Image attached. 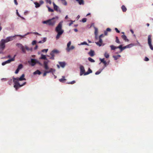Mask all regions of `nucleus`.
<instances>
[{
    "label": "nucleus",
    "instance_id": "obj_6",
    "mask_svg": "<svg viewBox=\"0 0 153 153\" xmlns=\"http://www.w3.org/2000/svg\"><path fill=\"white\" fill-rule=\"evenodd\" d=\"M16 36H19V35H15L13 36H10L4 39L5 41L6 42H7L13 40V38Z\"/></svg>",
    "mask_w": 153,
    "mask_h": 153
},
{
    "label": "nucleus",
    "instance_id": "obj_23",
    "mask_svg": "<svg viewBox=\"0 0 153 153\" xmlns=\"http://www.w3.org/2000/svg\"><path fill=\"white\" fill-rule=\"evenodd\" d=\"M14 57L13 58H12L11 59L8 60L6 61L7 64L10 63L11 61H14Z\"/></svg>",
    "mask_w": 153,
    "mask_h": 153
},
{
    "label": "nucleus",
    "instance_id": "obj_3",
    "mask_svg": "<svg viewBox=\"0 0 153 153\" xmlns=\"http://www.w3.org/2000/svg\"><path fill=\"white\" fill-rule=\"evenodd\" d=\"M28 63L30 64L32 66H34L36 63H38L41 65V63L37 60L35 59H32L30 61H28Z\"/></svg>",
    "mask_w": 153,
    "mask_h": 153
},
{
    "label": "nucleus",
    "instance_id": "obj_51",
    "mask_svg": "<svg viewBox=\"0 0 153 153\" xmlns=\"http://www.w3.org/2000/svg\"><path fill=\"white\" fill-rule=\"evenodd\" d=\"M46 41V38H43V39L42 40V42H43V43L45 42Z\"/></svg>",
    "mask_w": 153,
    "mask_h": 153
},
{
    "label": "nucleus",
    "instance_id": "obj_60",
    "mask_svg": "<svg viewBox=\"0 0 153 153\" xmlns=\"http://www.w3.org/2000/svg\"><path fill=\"white\" fill-rule=\"evenodd\" d=\"M104 33L105 35L107 36V35L108 33H107V32L106 30L105 31Z\"/></svg>",
    "mask_w": 153,
    "mask_h": 153
},
{
    "label": "nucleus",
    "instance_id": "obj_52",
    "mask_svg": "<svg viewBox=\"0 0 153 153\" xmlns=\"http://www.w3.org/2000/svg\"><path fill=\"white\" fill-rule=\"evenodd\" d=\"M115 31H116V32L117 33H119L120 32V31L119 30H118V29L117 28H115Z\"/></svg>",
    "mask_w": 153,
    "mask_h": 153
},
{
    "label": "nucleus",
    "instance_id": "obj_49",
    "mask_svg": "<svg viewBox=\"0 0 153 153\" xmlns=\"http://www.w3.org/2000/svg\"><path fill=\"white\" fill-rule=\"evenodd\" d=\"M86 21H87V19L85 18H83L82 20V21L83 22H86Z\"/></svg>",
    "mask_w": 153,
    "mask_h": 153
},
{
    "label": "nucleus",
    "instance_id": "obj_42",
    "mask_svg": "<svg viewBox=\"0 0 153 153\" xmlns=\"http://www.w3.org/2000/svg\"><path fill=\"white\" fill-rule=\"evenodd\" d=\"M32 33V32H30V33L28 32L27 34H25V35H24L23 36H22V35H19V36L21 37H25V36H26V35H27V34H29L30 33Z\"/></svg>",
    "mask_w": 153,
    "mask_h": 153
},
{
    "label": "nucleus",
    "instance_id": "obj_24",
    "mask_svg": "<svg viewBox=\"0 0 153 153\" xmlns=\"http://www.w3.org/2000/svg\"><path fill=\"white\" fill-rule=\"evenodd\" d=\"M66 79L65 78V76H62V78L59 79V81L60 82H63L65 81Z\"/></svg>",
    "mask_w": 153,
    "mask_h": 153
},
{
    "label": "nucleus",
    "instance_id": "obj_47",
    "mask_svg": "<svg viewBox=\"0 0 153 153\" xmlns=\"http://www.w3.org/2000/svg\"><path fill=\"white\" fill-rule=\"evenodd\" d=\"M48 49H43L42 50V51L43 52H47L48 51Z\"/></svg>",
    "mask_w": 153,
    "mask_h": 153
},
{
    "label": "nucleus",
    "instance_id": "obj_9",
    "mask_svg": "<svg viewBox=\"0 0 153 153\" xmlns=\"http://www.w3.org/2000/svg\"><path fill=\"white\" fill-rule=\"evenodd\" d=\"M100 61H101V62L103 63L104 64V67H106L107 65H108L109 63V61L108 62H106L105 60V59L104 58L103 59H100Z\"/></svg>",
    "mask_w": 153,
    "mask_h": 153
},
{
    "label": "nucleus",
    "instance_id": "obj_10",
    "mask_svg": "<svg viewBox=\"0 0 153 153\" xmlns=\"http://www.w3.org/2000/svg\"><path fill=\"white\" fill-rule=\"evenodd\" d=\"M80 76L82 75L83 74H84L85 73V70L84 67L82 65H81L80 66Z\"/></svg>",
    "mask_w": 153,
    "mask_h": 153
},
{
    "label": "nucleus",
    "instance_id": "obj_26",
    "mask_svg": "<svg viewBox=\"0 0 153 153\" xmlns=\"http://www.w3.org/2000/svg\"><path fill=\"white\" fill-rule=\"evenodd\" d=\"M59 1H61L62 4L65 5H67V2L65 0H58Z\"/></svg>",
    "mask_w": 153,
    "mask_h": 153
},
{
    "label": "nucleus",
    "instance_id": "obj_46",
    "mask_svg": "<svg viewBox=\"0 0 153 153\" xmlns=\"http://www.w3.org/2000/svg\"><path fill=\"white\" fill-rule=\"evenodd\" d=\"M49 61H45L44 62V65H48Z\"/></svg>",
    "mask_w": 153,
    "mask_h": 153
},
{
    "label": "nucleus",
    "instance_id": "obj_63",
    "mask_svg": "<svg viewBox=\"0 0 153 153\" xmlns=\"http://www.w3.org/2000/svg\"><path fill=\"white\" fill-rule=\"evenodd\" d=\"M33 33L35 34L38 35L40 36L41 35L37 32H34Z\"/></svg>",
    "mask_w": 153,
    "mask_h": 153
},
{
    "label": "nucleus",
    "instance_id": "obj_4",
    "mask_svg": "<svg viewBox=\"0 0 153 153\" xmlns=\"http://www.w3.org/2000/svg\"><path fill=\"white\" fill-rule=\"evenodd\" d=\"M7 43L4 39H2L0 42V49L3 50L5 47V43Z\"/></svg>",
    "mask_w": 153,
    "mask_h": 153
},
{
    "label": "nucleus",
    "instance_id": "obj_57",
    "mask_svg": "<svg viewBox=\"0 0 153 153\" xmlns=\"http://www.w3.org/2000/svg\"><path fill=\"white\" fill-rule=\"evenodd\" d=\"M44 3V1L42 0H41L39 1V4L41 5L42 4Z\"/></svg>",
    "mask_w": 153,
    "mask_h": 153
},
{
    "label": "nucleus",
    "instance_id": "obj_14",
    "mask_svg": "<svg viewBox=\"0 0 153 153\" xmlns=\"http://www.w3.org/2000/svg\"><path fill=\"white\" fill-rule=\"evenodd\" d=\"M25 74H23L20 78H18L19 81H22L23 80H26V79L24 78Z\"/></svg>",
    "mask_w": 153,
    "mask_h": 153
},
{
    "label": "nucleus",
    "instance_id": "obj_11",
    "mask_svg": "<svg viewBox=\"0 0 153 153\" xmlns=\"http://www.w3.org/2000/svg\"><path fill=\"white\" fill-rule=\"evenodd\" d=\"M13 82L15 84L19 83V79L18 78H15L13 77Z\"/></svg>",
    "mask_w": 153,
    "mask_h": 153
},
{
    "label": "nucleus",
    "instance_id": "obj_37",
    "mask_svg": "<svg viewBox=\"0 0 153 153\" xmlns=\"http://www.w3.org/2000/svg\"><path fill=\"white\" fill-rule=\"evenodd\" d=\"M23 67V65L22 64H20L18 66V67L17 68L20 70V69H21Z\"/></svg>",
    "mask_w": 153,
    "mask_h": 153
},
{
    "label": "nucleus",
    "instance_id": "obj_27",
    "mask_svg": "<svg viewBox=\"0 0 153 153\" xmlns=\"http://www.w3.org/2000/svg\"><path fill=\"white\" fill-rule=\"evenodd\" d=\"M121 8L122 10V11L123 12H125L126 11L127 9L126 7L124 5H122L121 7Z\"/></svg>",
    "mask_w": 153,
    "mask_h": 153
},
{
    "label": "nucleus",
    "instance_id": "obj_40",
    "mask_svg": "<svg viewBox=\"0 0 153 153\" xmlns=\"http://www.w3.org/2000/svg\"><path fill=\"white\" fill-rule=\"evenodd\" d=\"M47 7L48 9V10L49 12H53L54 10L53 9L47 6Z\"/></svg>",
    "mask_w": 153,
    "mask_h": 153
},
{
    "label": "nucleus",
    "instance_id": "obj_48",
    "mask_svg": "<svg viewBox=\"0 0 153 153\" xmlns=\"http://www.w3.org/2000/svg\"><path fill=\"white\" fill-rule=\"evenodd\" d=\"M102 71H97L96 73H95V74L96 75H98V74H99Z\"/></svg>",
    "mask_w": 153,
    "mask_h": 153
},
{
    "label": "nucleus",
    "instance_id": "obj_13",
    "mask_svg": "<svg viewBox=\"0 0 153 153\" xmlns=\"http://www.w3.org/2000/svg\"><path fill=\"white\" fill-rule=\"evenodd\" d=\"M88 54L91 56L92 57L94 55V52L93 50H91L88 53Z\"/></svg>",
    "mask_w": 153,
    "mask_h": 153
},
{
    "label": "nucleus",
    "instance_id": "obj_41",
    "mask_svg": "<svg viewBox=\"0 0 153 153\" xmlns=\"http://www.w3.org/2000/svg\"><path fill=\"white\" fill-rule=\"evenodd\" d=\"M118 48L120 49L121 52H122V49L123 47H122V45H120V46H119L117 47V48Z\"/></svg>",
    "mask_w": 153,
    "mask_h": 153
},
{
    "label": "nucleus",
    "instance_id": "obj_31",
    "mask_svg": "<svg viewBox=\"0 0 153 153\" xmlns=\"http://www.w3.org/2000/svg\"><path fill=\"white\" fill-rule=\"evenodd\" d=\"M104 56L106 58H108L109 57V55L107 52H105L104 54Z\"/></svg>",
    "mask_w": 153,
    "mask_h": 153
},
{
    "label": "nucleus",
    "instance_id": "obj_16",
    "mask_svg": "<svg viewBox=\"0 0 153 153\" xmlns=\"http://www.w3.org/2000/svg\"><path fill=\"white\" fill-rule=\"evenodd\" d=\"M53 6L54 9L55 10L57 11L58 10V7L57 6L54 2L53 3Z\"/></svg>",
    "mask_w": 153,
    "mask_h": 153
},
{
    "label": "nucleus",
    "instance_id": "obj_43",
    "mask_svg": "<svg viewBox=\"0 0 153 153\" xmlns=\"http://www.w3.org/2000/svg\"><path fill=\"white\" fill-rule=\"evenodd\" d=\"M71 44V41L69 42L67 44V48H68L70 47Z\"/></svg>",
    "mask_w": 153,
    "mask_h": 153
},
{
    "label": "nucleus",
    "instance_id": "obj_30",
    "mask_svg": "<svg viewBox=\"0 0 153 153\" xmlns=\"http://www.w3.org/2000/svg\"><path fill=\"white\" fill-rule=\"evenodd\" d=\"M110 48H111V50H114L116 49L117 48V47H115L113 45H111L110 46Z\"/></svg>",
    "mask_w": 153,
    "mask_h": 153
},
{
    "label": "nucleus",
    "instance_id": "obj_19",
    "mask_svg": "<svg viewBox=\"0 0 153 153\" xmlns=\"http://www.w3.org/2000/svg\"><path fill=\"white\" fill-rule=\"evenodd\" d=\"M59 65L62 68H64L65 67V62H59Z\"/></svg>",
    "mask_w": 153,
    "mask_h": 153
},
{
    "label": "nucleus",
    "instance_id": "obj_59",
    "mask_svg": "<svg viewBox=\"0 0 153 153\" xmlns=\"http://www.w3.org/2000/svg\"><path fill=\"white\" fill-rule=\"evenodd\" d=\"M7 64V63L6 62V61H5L4 62H3L2 63V65H5V64Z\"/></svg>",
    "mask_w": 153,
    "mask_h": 153
},
{
    "label": "nucleus",
    "instance_id": "obj_7",
    "mask_svg": "<svg viewBox=\"0 0 153 153\" xmlns=\"http://www.w3.org/2000/svg\"><path fill=\"white\" fill-rule=\"evenodd\" d=\"M17 46L19 48H21L22 51L24 53H26V51L25 50L24 48V47L20 43H17L16 44Z\"/></svg>",
    "mask_w": 153,
    "mask_h": 153
},
{
    "label": "nucleus",
    "instance_id": "obj_56",
    "mask_svg": "<svg viewBox=\"0 0 153 153\" xmlns=\"http://www.w3.org/2000/svg\"><path fill=\"white\" fill-rule=\"evenodd\" d=\"M81 44L82 45H88L87 43L85 42H83L82 43H81Z\"/></svg>",
    "mask_w": 153,
    "mask_h": 153
},
{
    "label": "nucleus",
    "instance_id": "obj_55",
    "mask_svg": "<svg viewBox=\"0 0 153 153\" xmlns=\"http://www.w3.org/2000/svg\"><path fill=\"white\" fill-rule=\"evenodd\" d=\"M19 71V69H18V68H17L15 72V73L16 74H18V73Z\"/></svg>",
    "mask_w": 153,
    "mask_h": 153
},
{
    "label": "nucleus",
    "instance_id": "obj_20",
    "mask_svg": "<svg viewBox=\"0 0 153 153\" xmlns=\"http://www.w3.org/2000/svg\"><path fill=\"white\" fill-rule=\"evenodd\" d=\"M76 1L78 2L80 5H83L84 4V1L83 0H76Z\"/></svg>",
    "mask_w": 153,
    "mask_h": 153
},
{
    "label": "nucleus",
    "instance_id": "obj_38",
    "mask_svg": "<svg viewBox=\"0 0 153 153\" xmlns=\"http://www.w3.org/2000/svg\"><path fill=\"white\" fill-rule=\"evenodd\" d=\"M76 82V81L73 80L71 82H67V83L69 84H73Z\"/></svg>",
    "mask_w": 153,
    "mask_h": 153
},
{
    "label": "nucleus",
    "instance_id": "obj_58",
    "mask_svg": "<svg viewBox=\"0 0 153 153\" xmlns=\"http://www.w3.org/2000/svg\"><path fill=\"white\" fill-rule=\"evenodd\" d=\"M111 30L110 28H107L106 29V31L108 32V31H111Z\"/></svg>",
    "mask_w": 153,
    "mask_h": 153
},
{
    "label": "nucleus",
    "instance_id": "obj_62",
    "mask_svg": "<svg viewBox=\"0 0 153 153\" xmlns=\"http://www.w3.org/2000/svg\"><path fill=\"white\" fill-rule=\"evenodd\" d=\"M14 2L15 3V4L16 5H17L18 4V3L17 2V0H14Z\"/></svg>",
    "mask_w": 153,
    "mask_h": 153
},
{
    "label": "nucleus",
    "instance_id": "obj_1",
    "mask_svg": "<svg viewBox=\"0 0 153 153\" xmlns=\"http://www.w3.org/2000/svg\"><path fill=\"white\" fill-rule=\"evenodd\" d=\"M62 21L60 22L56 27L55 31L57 33L56 36V39H58L64 33V31L62 29Z\"/></svg>",
    "mask_w": 153,
    "mask_h": 153
},
{
    "label": "nucleus",
    "instance_id": "obj_35",
    "mask_svg": "<svg viewBox=\"0 0 153 153\" xmlns=\"http://www.w3.org/2000/svg\"><path fill=\"white\" fill-rule=\"evenodd\" d=\"M116 42L118 44H120V43L118 39V38L117 36L116 37Z\"/></svg>",
    "mask_w": 153,
    "mask_h": 153
},
{
    "label": "nucleus",
    "instance_id": "obj_25",
    "mask_svg": "<svg viewBox=\"0 0 153 153\" xmlns=\"http://www.w3.org/2000/svg\"><path fill=\"white\" fill-rule=\"evenodd\" d=\"M121 56L120 55H118L117 56H113V57L114 58L115 60L119 58Z\"/></svg>",
    "mask_w": 153,
    "mask_h": 153
},
{
    "label": "nucleus",
    "instance_id": "obj_44",
    "mask_svg": "<svg viewBox=\"0 0 153 153\" xmlns=\"http://www.w3.org/2000/svg\"><path fill=\"white\" fill-rule=\"evenodd\" d=\"M47 3L49 4H51V0H45Z\"/></svg>",
    "mask_w": 153,
    "mask_h": 153
},
{
    "label": "nucleus",
    "instance_id": "obj_29",
    "mask_svg": "<svg viewBox=\"0 0 153 153\" xmlns=\"http://www.w3.org/2000/svg\"><path fill=\"white\" fill-rule=\"evenodd\" d=\"M34 4L35 5V7L36 8H38L40 6V4L37 2H35Z\"/></svg>",
    "mask_w": 153,
    "mask_h": 153
},
{
    "label": "nucleus",
    "instance_id": "obj_50",
    "mask_svg": "<svg viewBox=\"0 0 153 153\" xmlns=\"http://www.w3.org/2000/svg\"><path fill=\"white\" fill-rule=\"evenodd\" d=\"M50 55H51V56H53L54 57L55 54H54V53H53V52H52V51L50 53Z\"/></svg>",
    "mask_w": 153,
    "mask_h": 153
},
{
    "label": "nucleus",
    "instance_id": "obj_61",
    "mask_svg": "<svg viewBox=\"0 0 153 153\" xmlns=\"http://www.w3.org/2000/svg\"><path fill=\"white\" fill-rule=\"evenodd\" d=\"M104 37V35L103 34H101L99 36V38H101Z\"/></svg>",
    "mask_w": 153,
    "mask_h": 153
},
{
    "label": "nucleus",
    "instance_id": "obj_12",
    "mask_svg": "<svg viewBox=\"0 0 153 153\" xmlns=\"http://www.w3.org/2000/svg\"><path fill=\"white\" fill-rule=\"evenodd\" d=\"M99 40L98 42H96V44L99 46H100L102 45V41L101 38H99Z\"/></svg>",
    "mask_w": 153,
    "mask_h": 153
},
{
    "label": "nucleus",
    "instance_id": "obj_8",
    "mask_svg": "<svg viewBox=\"0 0 153 153\" xmlns=\"http://www.w3.org/2000/svg\"><path fill=\"white\" fill-rule=\"evenodd\" d=\"M26 84V82H24L22 85H20L19 83L15 84L14 87L16 88V90L19 88L25 85Z\"/></svg>",
    "mask_w": 153,
    "mask_h": 153
},
{
    "label": "nucleus",
    "instance_id": "obj_21",
    "mask_svg": "<svg viewBox=\"0 0 153 153\" xmlns=\"http://www.w3.org/2000/svg\"><path fill=\"white\" fill-rule=\"evenodd\" d=\"M41 74V72L39 70H37L35 71L33 74L34 75H36L38 74L39 75H40Z\"/></svg>",
    "mask_w": 153,
    "mask_h": 153
},
{
    "label": "nucleus",
    "instance_id": "obj_28",
    "mask_svg": "<svg viewBox=\"0 0 153 153\" xmlns=\"http://www.w3.org/2000/svg\"><path fill=\"white\" fill-rule=\"evenodd\" d=\"M40 59H45V60H47V59L46 57V56L45 55L42 54L41 57L40 58Z\"/></svg>",
    "mask_w": 153,
    "mask_h": 153
},
{
    "label": "nucleus",
    "instance_id": "obj_32",
    "mask_svg": "<svg viewBox=\"0 0 153 153\" xmlns=\"http://www.w3.org/2000/svg\"><path fill=\"white\" fill-rule=\"evenodd\" d=\"M52 52H53V53H54V54H57L59 53V51L57 50H53L52 51Z\"/></svg>",
    "mask_w": 153,
    "mask_h": 153
},
{
    "label": "nucleus",
    "instance_id": "obj_45",
    "mask_svg": "<svg viewBox=\"0 0 153 153\" xmlns=\"http://www.w3.org/2000/svg\"><path fill=\"white\" fill-rule=\"evenodd\" d=\"M44 68L46 70H48L49 69L48 65H44Z\"/></svg>",
    "mask_w": 153,
    "mask_h": 153
},
{
    "label": "nucleus",
    "instance_id": "obj_5",
    "mask_svg": "<svg viewBox=\"0 0 153 153\" xmlns=\"http://www.w3.org/2000/svg\"><path fill=\"white\" fill-rule=\"evenodd\" d=\"M148 43L150 49L152 50H153V46H152V44L151 36L150 35H149L148 36Z\"/></svg>",
    "mask_w": 153,
    "mask_h": 153
},
{
    "label": "nucleus",
    "instance_id": "obj_22",
    "mask_svg": "<svg viewBox=\"0 0 153 153\" xmlns=\"http://www.w3.org/2000/svg\"><path fill=\"white\" fill-rule=\"evenodd\" d=\"M74 48V46H71L70 48V47L68 48H66V50L68 52H69L71 50H73Z\"/></svg>",
    "mask_w": 153,
    "mask_h": 153
},
{
    "label": "nucleus",
    "instance_id": "obj_18",
    "mask_svg": "<svg viewBox=\"0 0 153 153\" xmlns=\"http://www.w3.org/2000/svg\"><path fill=\"white\" fill-rule=\"evenodd\" d=\"M55 71V70L53 68H51L49 71H45V72L46 73H48L51 72H54Z\"/></svg>",
    "mask_w": 153,
    "mask_h": 153
},
{
    "label": "nucleus",
    "instance_id": "obj_15",
    "mask_svg": "<svg viewBox=\"0 0 153 153\" xmlns=\"http://www.w3.org/2000/svg\"><path fill=\"white\" fill-rule=\"evenodd\" d=\"M92 72V71L90 68H89L88 71L84 74V75H88L89 74L91 73Z\"/></svg>",
    "mask_w": 153,
    "mask_h": 153
},
{
    "label": "nucleus",
    "instance_id": "obj_64",
    "mask_svg": "<svg viewBox=\"0 0 153 153\" xmlns=\"http://www.w3.org/2000/svg\"><path fill=\"white\" fill-rule=\"evenodd\" d=\"M46 74H47V73L45 71V72H44V74H43V76H45L46 75Z\"/></svg>",
    "mask_w": 153,
    "mask_h": 153
},
{
    "label": "nucleus",
    "instance_id": "obj_53",
    "mask_svg": "<svg viewBox=\"0 0 153 153\" xmlns=\"http://www.w3.org/2000/svg\"><path fill=\"white\" fill-rule=\"evenodd\" d=\"M32 45H33L36 44V41H35V40L33 41L32 42Z\"/></svg>",
    "mask_w": 153,
    "mask_h": 153
},
{
    "label": "nucleus",
    "instance_id": "obj_36",
    "mask_svg": "<svg viewBox=\"0 0 153 153\" xmlns=\"http://www.w3.org/2000/svg\"><path fill=\"white\" fill-rule=\"evenodd\" d=\"M98 33V29L97 28L95 27V32H94V33H95V35H97Z\"/></svg>",
    "mask_w": 153,
    "mask_h": 153
},
{
    "label": "nucleus",
    "instance_id": "obj_34",
    "mask_svg": "<svg viewBox=\"0 0 153 153\" xmlns=\"http://www.w3.org/2000/svg\"><path fill=\"white\" fill-rule=\"evenodd\" d=\"M88 59L90 62H95L94 60L91 57H88Z\"/></svg>",
    "mask_w": 153,
    "mask_h": 153
},
{
    "label": "nucleus",
    "instance_id": "obj_39",
    "mask_svg": "<svg viewBox=\"0 0 153 153\" xmlns=\"http://www.w3.org/2000/svg\"><path fill=\"white\" fill-rule=\"evenodd\" d=\"M25 49H26V50L27 51H32V48L30 49L27 46H25V47L24 48Z\"/></svg>",
    "mask_w": 153,
    "mask_h": 153
},
{
    "label": "nucleus",
    "instance_id": "obj_54",
    "mask_svg": "<svg viewBox=\"0 0 153 153\" xmlns=\"http://www.w3.org/2000/svg\"><path fill=\"white\" fill-rule=\"evenodd\" d=\"M149 59L147 57H145V59H144V60L146 61H148L149 60Z\"/></svg>",
    "mask_w": 153,
    "mask_h": 153
},
{
    "label": "nucleus",
    "instance_id": "obj_33",
    "mask_svg": "<svg viewBox=\"0 0 153 153\" xmlns=\"http://www.w3.org/2000/svg\"><path fill=\"white\" fill-rule=\"evenodd\" d=\"M128 45L125 47H123V48H122V51L124 50V49H126V48H130V45Z\"/></svg>",
    "mask_w": 153,
    "mask_h": 153
},
{
    "label": "nucleus",
    "instance_id": "obj_17",
    "mask_svg": "<svg viewBox=\"0 0 153 153\" xmlns=\"http://www.w3.org/2000/svg\"><path fill=\"white\" fill-rule=\"evenodd\" d=\"M122 38L125 41L127 42H128L129 40L127 38V37L125 35H123L121 36Z\"/></svg>",
    "mask_w": 153,
    "mask_h": 153
},
{
    "label": "nucleus",
    "instance_id": "obj_2",
    "mask_svg": "<svg viewBox=\"0 0 153 153\" xmlns=\"http://www.w3.org/2000/svg\"><path fill=\"white\" fill-rule=\"evenodd\" d=\"M56 20L55 18H53L46 21H43L42 23L49 26H53L56 22Z\"/></svg>",
    "mask_w": 153,
    "mask_h": 153
}]
</instances>
